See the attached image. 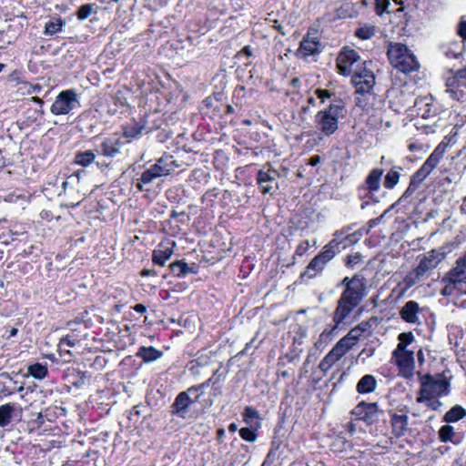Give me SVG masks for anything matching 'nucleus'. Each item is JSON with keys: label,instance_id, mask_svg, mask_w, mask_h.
<instances>
[{"label": "nucleus", "instance_id": "obj_1", "mask_svg": "<svg viewBox=\"0 0 466 466\" xmlns=\"http://www.w3.org/2000/svg\"><path fill=\"white\" fill-rule=\"evenodd\" d=\"M399 344L393 351L392 357L404 377H410L414 368V352L407 350L414 340L412 332H402L398 337Z\"/></svg>", "mask_w": 466, "mask_h": 466}, {"label": "nucleus", "instance_id": "obj_2", "mask_svg": "<svg viewBox=\"0 0 466 466\" xmlns=\"http://www.w3.org/2000/svg\"><path fill=\"white\" fill-rule=\"evenodd\" d=\"M388 56L392 66L402 73H409L419 67L415 56L400 43L390 44Z\"/></svg>", "mask_w": 466, "mask_h": 466}, {"label": "nucleus", "instance_id": "obj_3", "mask_svg": "<svg viewBox=\"0 0 466 466\" xmlns=\"http://www.w3.org/2000/svg\"><path fill=\"white\" fill-rule=\"evenodd\" d=\"M344 104L341 100L331 103L328 108L320 110L315 116L317 127L329 137L338 129V120L342 115Z\"/></svg>", "mask_w": 466, "mask_h": 466}, {"label": "nucleus", "instance_id": "obj_4", "mask_svg": "<svg viewBox=\"0 0 466 466\" xmlns=\"http://www.w3.org/2000/svg\"><path fill=\"white\" fill-rule=\"evenodd\" d=\"M81 106L79 96L75 89L62 90L56 96L50 111L55 116L68 115Z\"/></svg>", "mask_w": 466, "mask_h": 466}, {"label": "nucleus", "instance_id": "obj_5", "mask_svg": "<svg viewBox=\"0 0 466 466\" xmlns=\"http://www.w3.org/2000/svg\"><path fill=\"white\" fill-rule=\"evenodd\" d=\"M449 381L445 377L427 375L423 378L420 390V400H427L431 397L440 398L448 393Z\"/></svg>", "mask_w": 466, "mask_h": 466}, {"label": "nucleus", "instance_id": "obj_6", "mask_svg": "<svg viewBox=\"0 0 466 466\" xmlns=\"http://www.w3.org/2000/svg\"><path fill=\"white\" fill-rule=\"evenodd\" d=\"M97 160L96 165L101 170L114 168V157L116 154V136L113 134L104 137L96 147Z\"/></svg>", "mask_w": 466, "mask_h": 466}, {"label": "nucleus", "instance_id": "obj_7", "mask_svg": "<svg viewBox=\"0 0 466 466\" xmlns=\"http://www.w3.org/2000/svg\"><path fill=\"white\" fill-rule=\"evenodd\" d=\"M447 145L440 143L430 157L426 159L420 168L412 176L413 183L423 181L438 166L446 152Z\"/></svg>", "mask_w": 466, "mask_h": 466}, {"label": "nucleus", "instance_id": "obj_8", "mask_svg": "<svg viewBox=\"0 0 466 466\" xmlns=\"http://www.w3.org/2000/svg\"><path fill=\"white\" fill-rule=\"evenodd\" d=\"M177 167L172 156H165L159 158L154 166L142 174L141 181L143 183H150L156 177L167 176L174 171Z\"/></svg>", "mask_w": 466, "mask_h": 466}, {"label": "nucleus", "instance_id": "obj_9", "mask_svg": "<svg viewBox=\"0 0 466 466\" xmlns=\"http://www.w3.org/2000/svg\"><path fill=\"white\" fill-rule=\"evenodd\" d=\"M335 241H330L324 248L323 251L314 257L309 264L307 266L304 275L309 277L315 276L318 272L321 271L327 263L330 261L336 255Z\"/></svg>", "mask_w": 466, "mask_h": 466}, {"label": "nucleus", "instance_id": "obj_10", "mask_svg": "<svg viewBox=\"0 0 466 466\" xmlns=\"http://www.w3.org/2000/svg\"><path fill=\"white\" fill-rule=\"evenodd\" d=\"M370 66V62H364L362 67L356 70L352 76V83L359 93L369 92L375 84V76Z\"/></svg>", "mask_w": 466, "mask_h": 466}, {"label": "nucleus", "instance_id": "obj_11", "mask_svg": "<svg viewBox=\"0 0 466 466\" xmlns=\"http://www.w3.org/2000/svg\"><path fill=\"white\" fill-rule=\"evenodd\" d=\"M342 284L346 285V289L342 295L359 305L366 295L365 279L362 277L354 276L350 279L349 278H345L342 280Z\"/></svg>", "mask_w": 466, "mask_h": 466}, {"label": "nucleus", "instance_id": "obj_12", "mask_svg": "<svg viewBox=\"0 0 466 466\" xmlns=\"http://www.w3.org/2000/svg\"><path fill=\"white\" fill-rule=\"evenodd\" d=\"M24 73L22 68L15 66L12 62H0V82L5 86H16L25 83Z\"/></svg>", "mask_w": 466, "mask_h": 466}, {"label": "nucleus", "instance_id": "obj_13", "mask_svg": "<svg viewBox=\"0 0 466 466\" xmlns=\"http://www.w3.org/2000/svg\"><path fill=\"white\" fill-rule=\"evenodd\" d=\"M360 60L358 53L351 48L345 47L337 57V67L341 75H350L353 65Z\"/></svg>", "mask_w": 466, "mask_h": 466}, {"label": "nucleus", "instance_id": "obj_14", "mask_svg": "<svg viewBox=\"0 0 466 466\" xmlns=\"http://www.w3.org/2000/svg\"><path fill=\"white\" fill-rule=\"evenodd\" d=\"M279 176L275 169L260 170L258 174V183L263 194H272L279 188L276 178Z\"/></svg>", "mask_w": 466, "mask_h": 466}, {"label": "nucleus", "instance_id": "obj_15", "mask_svg": "<svg viewBox=\"0 0 466 466\" xmlns=\"http://www.w3.org/2000/svg\"><path fill=\"white\" fill-rule=\"evenodd\" d=\"M444 280L450 284L466 281V253L456 260L455 266L446 274Z\"/></svg>", "mask_w": 466, "mask_h": 466}, {"label": "nucleus", "instance_id": "obj_16", "mask_svg": "<svg viewBox=\"0 0 466 466\" xmlns=\"http://www.w3.org/2000/svg\"><path fill=\"white\" fill-rule=\"evenodd\" d=\"M321 44L318 37L308 35L300 42L299 48L296 52L298 57L306 58L320 52Z\"/></svg>", "mask_w": 466, "mask_h": 466}, {"label": "nucleus", "instance_id": "obj_17", "mask_svg": "<svg viewBox=\"0 0 466 466\" xmlns=\"http://www.w3.org/2000/svg\"><path fill=\"white\" fill-rule=\"evenodd\" d=\"M91 375L87 371H82L78 369L68 368L65 372L66 381L76 389H80L89 383Z\"/></svg>", "mask_w": 466, "mask_h": 466}, {"label": "nucleus", "instance_id": "obj_18", "mask_svg": "<svg viewBox=\"0 0 466 466\" xmlns=\"http://www.w3.org/2000/svg\"><path fill=\"white\" fill-rule=\"evenodd\" d=\"M198 389L190 388L187 391L181 392L177 397L173 407L177 413H184L191 403H193L199 396Z\"/></svg>", "mask_w": 466, "mask_h": 466}, {"label": "nucleus", "instance_id": "obj_19", "mask_svg": "<svg viewBox=\"0 0 466 466\" xmlns=\"http://www.w3.org/2000/svg\"><path fill=\"white\" fill-rule=\"evenodd\" d=\"M379 412L378 404L375 402H360L353 410L352 413L360 420L371 423Z\"/></svg>", "mask_w": 466, "mask_h": 466}, {"label": "nucleus", "instance_id": "obj_20", "mask_svg": "<svg viewBox=\"0 0 466 466\" xmlns=\"http://www.w3.org/2000/svg\"><path fill=\"white\" fill-rule=\"evenodd\" d=\"M21 409L15 403H5L0 406V427L8 426L15 420H18Z\"/></svg>", "mask_w": 466, "mask_h": 466}, {"label": "nucleus", "instance_id": "obj_21", "mask_svg": "<svg viewBox=\"0 0 466 466\" xmlns=\"http://www.w3.org/2000/svg\"><path fill=\"white\" fill-rule=\"evenodd\" d=\"M442 259V254L436 250L429 252L419 263L416 268L418 276L424 275L427 271L435 268Z\"/></svg>", "mask_w": 466, "mask_h": 466}, {"label": "nucleus", "instance_id": "obj_22", "mask_svg": "<svg viewBox=\"0 0 466 466\" xmlns=\"http://www.w3.org/2000/svg\"><path fill=\"white\" fill-rule=\"evenodd\" d=\"M447 91L451 94V96L454 99L459 100L460 96L455 89L460 87H466V67L458 70L456 74L447 80Z\"/></svg>", "mask_w": 466, "mask_h": 466}, {"label": "nucleus", "instance_id": "obj_23", "mask_svg": "<svg viewBox=\"0 0 466 466\" xmlns=\"http://www.w3.org/2000/svg\"><path fill=\"white\" fill-rule=\"evenodd\" d=\"M357 306V303L341 295L334 313V321L336 324L339 325L341 323Z\"/></svg>", "mask_w": 466, "mask_h": 466}, {"label": "nucleus", "instance_id": "obj_24", "mask_svg": "<svg viewBox=\"0 0 466 466\" xmlns=\"http://www.w3.org/2000/svg\"><path fill=\"white\" fill-rule=\"evenodd\" d=\"M346 352H344L343 350H341L337 345L334 346V348L324 357V359L319 362V368L324 371L327 372L329 370L334 364H336L344 355Z\"/></svg>", "mask_w": 466, "mask_h": 466}, {"label": "nucleus", "instance_id": "obj_25", "mask_svg": "<svg viewBox=\"0 0 466 466\" xmlns=\"http://www.w3.org/2000/svg\"><path fill=\"white\" fill-rule=\"evenodd\" d=\"M72 333L67 334L66 336L63 337L58 344L59 350L66 351L71 356V352L69 350H66V347H74L76 344L80 343V341L86 338V334L81 335L77 332L76 329H71Z\"/></svg>", "mask_w": 466, "mask_h": 466}, {"label": "nucleus", "instance_id": "obj_26", "mask_svg": "<svg viewBox=\"0 0 466 466\" xmlns=\"http://www.w3.org/2000/svg\"><path fill=\"white\" fill-rule=\"evenodd\" d=\"M419 305L415 301H408L400 310L401 318L410 323H415L418 320Z\"/></svg>", "mask_w": 466, "mask_h": 466}, {"label": "nucleus", "instance_id": "obj_27", "mask_svg": "<svg viewBox=\"0 0 466 466\" xmlns=\"http://www.w3.org/2000/svg\"><path fill=\"white\" fill-rule=\"evenodd\" d=\"M114 197V191H108L106 192L104 198L98 201V210L101 215L106 216L107 213L106 211H109L110 214H113L116 210L115 208Z\"/></svg>", "mask_w": 466, "mask_h": 466}, {"label": "nucleus", "instance_id": "obj_28", "mask_svg": "<svg viewBox=\"0 0 466 466\" xmlns=\"http://www.w3.org/2000/svg\"><path fill=\"white\" fill-rule=\"evenodd\" d=\"M377 388V380L372 375H365L357 384V391L360 394L373 392Z\"/></svg>", "mask_w": 466, "mask_h": 466}, {"label": "nucleus", "instance_id": "obj_29", "mask_svg": "<svg viewBox=\"0 0 466 466\" xmlns=\"http://www.w3.org/2000/svg\"><path fill=\"white\" fill-rule=\"evenodd\" d=\"M64 26H66V21L60 16H54L46 23L44 33L46 35H53L61 32Z\"/></svg>", "mask_w": 466, "mask_h": 466}, {"label": "nucleus", "instance_id": "obj_30", "mask_svg": "<svg viewBox=\"0 0 466 466\" xmlns=\"http://www.w3.org/2000/svg\"><path fill=\"white\" fill-rule=\"evenodd\" d=\"M391 425L396 436H400L407 430L408 417L405 414H394L391 417Z\"/></svg>", "mask_w": 466, "mask_h": 466}, {"label": "nucleus", "instance_id": "obj_31", "mask_svg": "<svg viewBox=\"0 0 466 466\" xmlns=\"http://www.w3.org/2000/svg\"><path fill=\"white\" fill-rule=\"evenodd\" d=\"M172 254V248L160 245V247L153 252V261L157 265L163 266L166 261L170 258Z\"/></svg>", "mask_w": 466, "mask_h": 466}, {"label": "nucleus", "instance_id": "obj_32", "mask_svg": "<svg viewBox=\"0 0 466 466\" xmlns=\"http://www.w3.org/2000/svg\"><path fill=\"white\" fill-rule=\"evenodd\" d=\"M27 373L36 380H43L48 374L47 364L40 362L31 364L27 368Z\"/></svg>", "mask_w": 466, "mask_h": 466}, {"label": "nucleus", "instance_id": "obj_33", "mask_svg": "<svg viewBox=\"0 0 466 466\" xmlns=\"http://www.w3.org/2000/svg\"><path fill=\"white\" fill-rule=\"evenodd\" d=\"M137 356L141 357L145 362H150L159 359L162 352L153 347H142L138 350Z\"/></svg>", "mask_w": 466, "mask_h": 466}, {"label": "nucleus", "instance_id": "obj_34", "mask_svg": "<svg viewBox=\"0 0 466 466\" xmlns=\"http://www.w3.org/2000/svg\"><path fill=\"white\" fill-rule=\"evenodd\" d=\"M96 155L92 150H86V151H80L77 152L75 155V163L82 166V167H87L92 162L95 161Z\"/></svg>", "mask_w": 466, "mask_h": 466}, {"label": "nucleus", "instance_id": "obj_35", "mask_svg": "<svg viewBox=\"0 0 466 466\" xmlns=\"http://www.w3.org/2000/svg\"><path fill=\"white\" fill-rule=\"evenodd\" d=\"M383 175L382 169H373L369 174L366 183L368 185V187L372 191H377L380 188V181L381 178V176Z\"/></svg>", "mask_w": 466, "mask_h": 466}, {"label": "nucleus", "instance_id": "obj_36", "mask_svg": "<svg viewBox=\"0 0 466 466\" xmlns=\"http://www.w3.org/2000/svg\"><path fill=\"white\" fill-rule=\"evenodd\" d=\"M376 33V26L370 24L360 25L355 31V35L362 40L370 39Z\"/></svg>", "mask_w": 466, "mask_h": 466}, {"label": "nucleus", "instance_id": "obj_37", "mask_svg": "<svg viewBox=\"0 0 466 466\" xmlns=\"http://www.w3.org/2000/svg\"><path fill=\"white\" fill-rule=\"evenodd\" d=\"M6 378L8 379V382H0V393L8 396L11 395L15 390L22 391L24 390V386L20 385L19 387H16V382L13 380V379L6 375Z\"/></svg>", "mask_w": 466, "mask_h": 466}, {"label": "nucleus", "instance_id": "obj_38", "mask_svg": "<svg viewBox=\"0 0 466 466\" xmlns=\"http://www.w3.org/2000/svg\"><path fill=\"white\" fill-rule=\"evenodd\" d=\"M96 6V4H83L76 10L75 15L77 17L78 20L83 21L91 15Z\"/></svg>", "mask_w": 466, "mask_h": 466}, {"label": "nucleus", "instance_id": "obj_39", "mask_svg": "<svg viewBox=\"0 0 466 466\" xmlns=\"http://www.w3.org/2000/svg\"><path fill=\"white\" fill-rule=\"evenodd\" d=\"M337 327H338V325L336 324L332 329L323 330L320 333L318 340L315 342V346L317 348H321V347H325L327 344H329L334 337V332H335Z\"/></svg>", "mask_w": 466, "mask_h": 466}, {"label": "nucleus", "instance_id": "obj_40", "mask_svg": "<svg viewBox=\"0 0 466 466\" xmlns=\"http://www.w3.org/2000/svg\"><path fill=\"white\" fill-rule=\"evenodd\" d=\"M113 355L114 352L112 350H104V354L96 356L95 359L93 360V362L91 363V366L96 370H101L109 361V357Z\"/></svg>", "mask_w": 466, "mask_h": 466}, {"label": "nucleus", "instance_id": "obj_41", "mask_svg": "<svg viewBox=\"0 0 466 466\" xmlns=\"http://www.w3.org/2000/svg\"><path fill=\"white\" fill-rule=\"evenodd\" d=\"M243 416L245 422L250 426L258 424L259 414L254 408L247 407L244 410Z\"/></svg>", "mask_w": 466, "mask_h": 466}, {"label": "nucleus", "instance_id": "obj_42", "mask_svg": "<svg viewBox=\"0 0 466 466\" xmlns=\"http://www.w3.org/2000/svg\"><path fill=\"white\" fill-rule=\"evenodd\" d=\"M465 416V410L460 406L451 408L444 416L446 421L453 422Z\"/></svg>", "mask_w": 466, "mask_h": 466}, {"label": "nucleus", "instance_id": "obj_43", "mask_svg": "<svg viewBox=\"0 0 466 466\" xmlns=\"http://www.w3.org/2000/svg\"><path fill=\"white\" fill-rule=\"evenodd\" d=\"M400 180V172L396 169L390 170L384 179V187L386 188L394 187Z\"/></svg>", "mask_w": 466, "mask_h": 466}, {"label": "nucleus", "instance_id": "obj_44", "mask_svg": "<svg viewBox=\"0 0 466 466\" xmlns=\"http://www.w3.org/2000/svg\"><path fill=\"white\" fill-rule=\"evenodd\" d=\"M143 126L139 125L137 122H134L129 126L124 127V136L128 138L136 137L138 134H140Z\"/></svg>", "mask_w": 466, "mask_h": 466}, {"label": "nucleus", "instance_id": "obj_45", "mask_svg": "<svg viewBox=\"0 0 466 466\" xmlns=\"http://www.w3.org/2000/svg\"><path fill=\"white\" fill-rule=\"evenodd\" d=\"M364 331L365 329H361V325H358L357 327L351 329L345 337L349 341L353 342V345H355Z\"/></svg>", "mask_w": 466, "mask_h": 466}, {"label": "nucleus", "instance_id": "obj_46", "mask_svg": "<svg viewBox=\"0 0 466 466\" xmlns=\"http://www.w3.org/2000/svg\"><path fill=\"white\" fill-rule=\"evenodd\" d=\"M439 435L442 441H451L453 436V428L450 425H444L440 429Z\"/></svg>", "mask_w": 466, "mask_h": 466}, {"label": "nucleus", "instance_id": "obj_47", "mask_svg": "<svg viewBox=\"0 0 466 466\" xmlns=\"http://www.w3.org/2000/svg\"><path fill=\"white\" fill-rule=\"evenodd\" d=\"M418 402L425 403L429 408L432 410H438L442 405V403L439 400L438 397H431L427 400H420V396L417 398Z\"/></svg>", "mask_w": 466, "mask_h": 466}, {"label": "nucleus", "instance_id": "obj_48", "mask_svg": "<svg viewBox=\"0 0 466 466\" xmlns=\"http://www.w3.org/2000/svg\"><path fill=\"white\" fill-rule=\"evenodd\" d=\"M239 433L241 438L248 441H255L257 439L256 433L250 428H242Z\"/></svg>", "mask_w": 466, "mask_h": 466}, {"label": "nucleus", "instance_id": "obj_49", "mask_svg": "<svg viewBox=\"0 0 466 466\" xmlns=\"http://www.w3.org/2000/svg\"><path fill=\"white\" fill-rule=\"evenodd\" d=\"M316 244H317L316 239L312 240V244L310 243L309 240H305V241L301 242L297 248V254L299 256L304 255L311 246L315 247Z\"/></svg>", "mask_w": 466, "mask_h": 466}, {"label": "nucleus", "instance_id": "obj_50", "mask_svg": "<svg viewBox=\"0 0 466 466\" xmlns=\"http://www.w3.org/2000/svg\"><path fill=\"white\" fill-rule=\"evenodd\" d=\"M46 418L44 417V413L38 412L35 419L30 421V424L34 429H40L46 422Z\"/></svg>", "mask_w": 466, "mask_h": 466}, {"label": "nucleus", "instance_id": "obj_51", "mask_svg": "<svg viewBox=\"0 0 466 466\" xmlns=\"http://www.w3.org/2000/svg\"><path fill=\"white\" fill-rule=\"evenodd\" d=\"M390 5L389 0H376L377 14L381 15L384 12H389L388 7Z\"/></svg>", "mask_w": 466, "mask_h": 466}, {"label": "nucleus", "instance_id": "obj_52", "mask_svg": "<svg viewBox=\"0 0 466 466\" xmlns=\"http://www.w3.org/2000/svg\"><path fill=\"white\" fill-rule=\"evenodd\" d=\"M338 347H339L341 350H344V352H348L350 349H352V347L354 346L353 345V342L351 341H349L346 337H343L342 339H340L337 344H336Z\"/></svg>", "mask_w": 466, "mask_h": 466}, {"label": "nucleus", "instance_id": "obj_53", "mask_svg": "<svg viewBox=\"0 0 466 466\" xmlns=\"http://www.w3.org/2000/svg\"><path fill=\"white\" fill-rule=\"evenodd\" d=\"M315 94L323 103L333 95L330 91L325 89H317Z\"/></svg>", "mask_w": 466, "mask_h": 466}, {"label": "nucleus", "instance_id": "obj_54", "mask_svg": "<svg viewBox=\"0 0 466 466\" xmlns=\"http://www.w3.org/2000/svg\"><path fill=\"white\" fill-rule=\"evenodd\" d=\"M43 413H44V417L46 418V421H54L55 419L56 418L55 412L52 410L51 408L46 409Z\"/></svg>", "mask_w": 466, "mask_h": 466}, {"label": "nucleus", "instance_id": "obj_55", "mask_svg": "<svg viewBox=\"0 0 466 466\" xmlns=\"http://www.w3.org/2000/svg\"><path fill=\"white\" fill-rule=\"evenodd\" d=\"M115 395H116V391L114 389H108L106 390H102L101 391V395H100V399L103 400V399H111V398H115Z\"/></svg>", "mask_w": 466, "mask_h": 466}, {"label": "nucleus", "instance_id": "obj_56", "mask_svg": "<svg viewBox=\"0 0 466 466\" xmlns=\"http://www.w3.org/2000/svg\"><path fill=\"white\" fill-rule=\"evenodd\" d=\"M116 402V400H113L112 401L110 402H105V401H101L99 404L102 406L101 407V410H105L106 413H108L109 410H111L112 408V405H114L115 403Z\"/></svg>", "mask_w": 466, "mask_h": 466}, {"label": "nucleus", "instance_id": "obj_57", "mask_svg": "<svg viewBox=\"0 0 466 466\" xmlns=\"http://www.w3.org/2000/svg\"><path fill=\"white\" fill-rule=\"evenodd\" d=\"M135 98V96L130 92V90H127V96L124 97V101L118 97V102H120L123 106L127 105L129 106L130 102H132Z\"/></svg>", "mask_w": 466, "mask_h": 466}, {"label": "nucleus", "instance_id": "obj_58", "mask_svg": "<svg viewBox=\"0 0 466 466\" xmlns=\"http://www.w3.org/2000/svg\"><path fill=\"white\" fill-rule=\"evenodd\" d=\"M458 33L462 38L466 39V21H461L460 23Z\"/></svg>", "mask_w": 466, "mask_h": 466}, {"label": "nucleus", "instance_id": "obj_59", "mask_svg": "<svg viewBox=\"0 0 466 466\" xmlns=\"http://www.w3.org/2000/svg\"><path fill=\"white\" fill-rule=\"evenodd\" d=\"M114 73H115V69L113 66L111 67H107L106 68L105 70H103V74L104 76L106 77V78H111L113 79L114 78Z\"/></svg>", "mask_w": 466, "mask_h": 466}, {"label": "nucleus", "instance_id": "obj_60", "mask_svg": "<svg viewBox=\"0 0 466 466\" xmlns=\"http://www.w3.org/2000/svg\"><path fill=\"white\" fill-rule=\"evenodd\" d=\"M135 310L143 314L147 311V308L145 305L143 304H137L135 307H134Z\"/></svg>", "mask_w": 466, "mask_h": 466}, {"label": "nucleus", "instance_id": "obj_61", "mask_svg": "<svg viewBox=\"0 0 466 466\" xmlns=\"http://www.w3.org/2000/svg\"><path fill=\"white\" fill-rule=\"evenodd\" d=\"M171 268L175 269L176 268H181V272H183L184 270V268L186 267V264L185 263H181L179 261L177 262H174L170 265Z\"/></svg>", "mask_w": 466, "mask_h": 466}, {"label": "nucleus", "instance_id": "obj_62", "mask_svg": "<svg viewBox=\"0 0 466 466\" xmlns=\"http://www.w3.org/2000/svg\"><path fill=\"white\" fill-rule=\"evenodd\" d=\"M319 161H320V157L314 156V157H310L309 164L311 166H316L319 163Z\"/></svg>", "mask_w": 466, "mask_h": 466}, {"label": "nucleus", "instance_id": "obj_63", "mask_svg": "<svg viewBox=\"0 0 466 466\" xmlns=\"http://www.w3.org/2000/svg\"><path fill=\"white\" fill-rule=\"evenodd\" d=\"M240 54H244V55H246L248 57H250V56H252V50H251V48H250L248 46H245V47L242 49V51L240 52Z\"/></svg>", "mask_w": 466, "mask_h": 466}, {"label": "nucleus", "instance_id": "obj_64", "mask_svg": "<svg viewBox=\"0 0 466 466\" xmlns=\"http://www.w3.org/2000/svg\"><path fill=\"white\" fill-rule=\"evenodd\" d=\"M8 334H7V339H10L12 337H15L17 335L18 333V329L16 328H11L8 331Z\"/></svg>", "mask_w": 466, "mask_h": 466}]
</instances>
